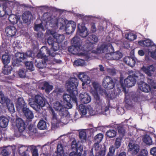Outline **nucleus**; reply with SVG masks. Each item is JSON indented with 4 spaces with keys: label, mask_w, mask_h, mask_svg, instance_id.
<instances>
[{
    "label": "nucleus",
    "mask_w": 156,
    "mask_h": 156,
    "mask_svg": "<svg viewBox=\"0 0 156 156\" xmlns=\"http://www.w3.org/2000/svg\"><path fill=\"white\" fill-rule=\"evenodd\" d=\"M78 85V80L76 78H70L66 83L67 90L70 93V95L65 94L63 96V99L65 101V107L66 108L69 109L72 108L71 103H75L76 105H78L76 97V95L78 94L77 90Z\"/></svg>",
    "instance_id": "nucleus-1"
},
{
    "label": "nucleus",
    "mask_w": 156,
    "mask_h": 156,
    "mask_svg": "<svg viewBox=\"0 0 156 156\" xmlns=\"http://www.w3.org/2000/svg\"><path fill=\"white\" fill-rule=\"evenodd\" d=\"M50 25L51 27H60L61 30L64 29L68 34L74 31L76 27V24L73 21H68L65 19L54 17L51 19L50 22Z\"/></svg>",
    "instance_id": "nucleus-2"
},
{
    "label": "nucleus",
    "mask_w": 156,
    "mask_h": 156,
    "mask_svg": "<svg viewBox=\"0 0 156 156\" xmlns=\"http://www.w3.org/2000/svg\"><path fill=\"white\" fill-rule=\"evenodd\" d=\"M76 39V37H74L73 38L71 42L73 45L68 48L69 51L73 54L83 57L87 60H90L91 59L92 55H90V53L84 48V45L83 48L81 46L80 41Z\"/></svg>",
    "instance_id": "nucleus-3"
},
{
    "label": "nucleus",
    "mask_w": 156,
    "mask_h": 156,
    "mask_svg": "<svg viewBox=\"0 0 156 156\" xmlns=\"http://www.w3.org/2000/svg\"><path fill=\"white\" fill-rule=\"evenodd\" d=\"M134 76L137 80L139 88L141 91L145 92H148L150 91L151 89H156V84L153 80L150 79H148V83L150 86L143 82L144 76L139 71L136 72L134 73Z\"/></svg>",
    "instance_id": "nucleus-4"
},
{
    "label": "nucleus",
    "mask_w": 156,
    "mask_h": 156,
    "mask_svg": "<svg viewBox=\"0 0 156 156\" xmlns=\"http://www.w3.org/2000/svg\"><path fill=\"white\" fill-rule=\"evenodd\" d=\"M95 103V110H94L91 107L88 106L87 114L94 115L98 114L107 115L109 114L108 106L103 103L102 100H96Z\"/></svg>",
    "instance_id": "nucleus-5"
},
{
    "label": "nucleus",
    "mask_w": 156,
    "mask_h": 156,
    "mask_svg": "<svg viewBox=\"0 0 156 156\" xmlns=\"http://www.w3.org/2000/svg\"><path fill=\"white\" fill-rule=\"evenodd\" d=\"M138 44L142 46L148 47L147 51L148 54L154 59H156V45L154 44L153 42L147 39L139 41Z\"/></svg>",
    "instance_id": "nucleus-6"
},
{
    "label": "nucleus",
    "mask_w": 156,
    "mask_h": 156,
    "mask_svg": "<svg viewBox=\"0 0 156 156\" xmlns=\"http://www.w3.org/2000/svg\"><path fill=\"white\" fill-rule=\"evenodd\" d=\"M51 113L52 116L51 121V128L54 129L58 126V124L60 122H62L64 124H66L68 122L66 121L67 119L68 118V115L65 118L62 115H60V112H59V115H57V113H55L54 110L51 109Z\"/></svg>",
    "instance_id": "nucleus-7"
},
{
    "label": "nucleus",
    "mask_w": 156,
    "mask_h": 156,
    "mask_svg": "<svg viewBox=\"0 0 156 156\" xmlns=\"http://www.w3.org/2000/svg\"><path fill=\"white\" fill-rule=\"evenodd\" d=\"M92 86L90 89V92L93 95L96 100H101L98 95V94L103 95L105 93V90L102 89L101 85L96 81H93L92 82Z\"/></svg>",
    "instance_id": "nucleus-8"
},
{
    "label": "nucleus",
    "mask_w": 156,
    "mask_h": 156,
    "mask_svg": "<svg viewBox=\"0 0 156 156\" xmlns=\"http://www.w3.org/2000/svg\"><path fill=\"white\" fill-rule=\"evenodd\" d=\"M136 81H137V80L134 74L133 76H128L124 80L123 82H122V79H120L121 85L125 93L126 92L125 91V87H130L134 86Z\"/></svg>",
    "instance_id": "nucleus-9"
},
{
    "label": "nucleus",
    "mask_w": 156,
    "mask_h": 156,
    "mask_svg": "<svg viewBox=\"0 0 156 156\" xmlns=\"http://www.w3.org/2000/svg\"><path fill=\"white\" fill-rule=\"evenodd\" d=\"M114 51L113 47L111 44L110 43L107 44H103L99 46L96 51L94 52L97 53H105L106 55L110 54L111 52Z\"/></svg>",
    "instance_id": "nucleus-10"
},
{
    "label": "nucleus",
    "mask_w": 156,
    "mask_h": 156,
    "mask_svg": "<svg viewBox=\"0 0 156 156\" xmlns=\"http://www.w3.org/2000/svg\"><path fill=\"white\" fill-rule=\"evenodd\" d=\"M53 107L56 110L60 112V115H62L63 114V116L66 117L68 115V112L66 110L65 107V105H63L62 102L60 101H56L53 104Z\"/></svg>",
    "instance_id": "nucleus-11"
},
{
    "label": "nucleus",
    "mask_w": 156,
    "mask_h": 156,
    "mask_svg": "<svg viewBox=\"0 0 156 156\" xmlns=\"http://www.w3.org/2000/svg\"><path fill=\"white\" fill-rule=\"evenodd\" d=\"M98 41V37L94 35H90L88 37L87 40L84 45V48L90 53V55H91V51H90L93 48L92 44L97 42Z\"/></svg>",
    "instance_id": "nucleus-12"
},
{
    "label": "nucleus",
    "mask_w": 156,
    "mask_h": 156,
    "mask_svg": "<svg viewBox=\"0 0 156 156\" xmlns=\"http://www.w3.org/2000/svg\"><path fill=\"white\" fill-rule=\"evenodd\" d=\"M89 34L88 31L86 28L84 26V24L82 23H80L78 26V30L76 33V36L78 40L80 41L78 38L79 36L82 37H85Z\"/></svg>",
    "instance_id": "nucleus-13"
},
{
    "label": "nucleus",
    "mask_w": 156,
    "mask_h": 156,
    "mask_svg": "<svg viewBox=\"0 0 156 156\" xmlns=\"http://www.w3.org/2000/svg\"><path fill=\"white\" fill-rule=\"evenodd\" d=\"M102 85L107 90L113 89L115 86L113 79L109 76H105L103 78Z\"/></svg>",
    "instance_id": "nucleus-14"
},
{
    "label": "nucleus",
    "mask_w": 156,
    "mask_h": 156,
    "mask_svg": "<svg viewBox=\"0 0 156 156\" xmlns=\"http://www.w3.org/2000/svg\"><path fill=\"white\" fill-rule=\"evenodd\" d=\"M78 77L80 80L82 82V84L83 88L84 89V86L85 85L89 84L91 82L90 78L84 72L79 73Z\"/></svg>",
    "instance_id": "nucleus-15"
},
{
    "label": "nucleus",
    "mask_w": 156,
    "mask_h": 156,
    "mask_svg": "<svg viewBox=\"0 0 156 156\" xmlns=\"http://www.w3.org/2000/svg\"><path fill=\"white\" fill-rule=\"evenodd\" d=\"M122 56V54L119 51L113 53L111 52L110 54H107L105 56L106 59L109 60H119Z\"/></svg>",
    "instance_id": "nucleus-16"
},
{
    "label": "nucleus",
    "mask_w": 156,
    "mask_h": 156,
    "mask_svg": "<svg viewBox=\"0 0 156 156\" xmlns=\"http://www.w3.org/2000/svg\"><path fill=\"white\" fill-rule=\"evenodd\" d=\"M46 33L50 34L53 36L58 44L61 43L65 38L63 35L58 34L53 31L49 30L46 32Z\"/></svg>",
    "instance_id": "nucleus-17"
},
{
    "label": "nucleus",
    "mask_w": 156,
    "mask_h": 156,
    "mask_svg": "<svg viewBox=\"0 0 156 156\" xmlns=\"http://www.w3.org/2000/svg\"><path fill=\"white\" fill-rule=\"evenodd\" d=\"M125 101L127 103H129V101L131 99L136 102H138L140 99L133 92H130L129 93L125 92Z\"/></svg>",
    "instance_id": "nucleus-18"
},
{
    "label": "nucleus",
    "mask_w": 156,
    "mask_h": 156,
    "mask_svg": "<svg viewBox=\"0 0 156 156\" xmlns=\"http://www.w3.org/2000/svg\"><path fill=\"white\" fill-rule=\"evenodd\" d=\"M80 100L81 103L87 104L90 102L91 101L90 95L86 92H83L80 94Z\"/></svg>",
    "instance_id": "nucleus-19"
},
{
    "label": "nucleus",
    "mask_w": 156,
    "mask_h": 156,
    "mask_svg": "<svg viewBox=\"0 0 156 156\" xmlns=\"http://www.w3.org/2000/svg\"><path fill=\"white\" fill-rule=\"evenodd\" d=\"M128 151L133 154H136L140 150L139 146L134 143H130L128 146Z\"/></svg>",
    "instance_id": "nucleus-20"
},
{
    "label": "nucleus",
    "mask_w": 156,
    "mask_h": 156,
    "mask_svg": "<svg viewBox=\"0 0 156 156\" xmlns=\"http://www.w3.org/2000/svg\"><path fill=\"white\" fill-rule=\"evenodd\" d=\"M20 19L19 16L14 14H11L9 17V20L11 23L13 24L17 23L18 27L21 28L22 27V23L19 21Z\"/></svg>",
    "instance_id": "nucleus-21"
},
{
    "label": "nucleus",
    "mask_w": 156,
    "mask_h": 156,
    "mask_svg": "<svg viewBox=\"0 0 156 156\" xmlns=\"http://www.w3.org/2000/svg\"><path fill=\"white\" fill-rule=\"evenodd\" d=\"M66 145V143L62 140L58 144L57 146V156H62L64 153V148ZM53 156H55V155Z\"/></svg>",
    "instance_id": "nucleus-22"
},
{
    "label": "nucleus",
    "mask_w": 156,
    "mask_h": 156,
    "mask_svg": "<svg viewBox=\"0 0 156 156\" xmlns=\"http://www.w3.org/2000/svg\"><path fill=\"white\" fill-rule=\"evenodd\" d=\"M141 71L145 73L148 76H151L152 75V72H154L155 68L153 65L148 66L147 67L143 66L141 69Z\"/></svg>",
    "instance_id": "nucleus-23"
},
{
    "label": "nucleus",
    "mask_w": 156,
    "mask_h": 156,
    "mask_svg": "<svg viewBox=\"0 0 156 156\" xmlns=\"http://www.w3.org/2000/svg\"><path fill=\"white\" fill-rule=\"evenodd\" d=\"M39 99V95H36L35 96L34 99L33 100V102H30V100H28L29 104L36 111H38L39 109L38 100Z\"/></svg>",
    "instance_id": "nucleus-24"
},
{
    "label": "nucleus",
    "mask_w": 156,
    "mask_h": 156,
    "mask_svg": "<svg viewBox=\"0 0 156 156\" xmlns=\"http://www.w3.org/2000/svg\"><path fill=\"white\" fill-rule=\"evenodd\" d=\"M16 28L13 26H9L5 29V32L7 36L12 37L15 35L16 33Z\"/></svg>",
    "instance_id": "nucleus-25"
},
{
    "label": "nucleus",
    "mask_w": 156,
    "mask_h": 156,
    "mask_svg": "<svg viewBox=\"0 0 156 156\" xmlns=\"http://www.w3.org/2000/svg\"><path fill=\"white\" fill-rule=\"evenodd\" d=\"M16 125L20 132H21L25 130V124L21 119L19 118L16 119Z\"/></svg>",
    "instance_id": "nucleus-26"
},
{
    "label": "nucleus",
    "mask_w": 156,
    "mask_h": 156,
    "mask_svg": "<svg viewBox=\"0 0 156 156\" xmlns=\"http://www.w3.org/2000/svg\"><path fill=\"white\" fill-rule=\"evenodd\" d=\"M16 64L12 63V64L14 65H16V64H17L20 62H22L25 58L26 57L23 53L20 52L16 53L15 54Z\"/></svg>",
    "instance_id": "nucleus-27"
},
{
    "label": "nucleus",
    "mask_w": 156,
    "mask_h": 156,
    "mask_svg": "<svg viewBox=\"0 0 156 156\" xmlns=\"http://www.w3.org/2000/svg\"><path fill=\"white\" fill-rule=\"evenodd\" d=\"M32 18L31 13L29 12H26L23 15L22 19L25 23L29 22Z\"/></svg>",
    "instance_id": "nucleus-28"
},
{
    "label": "nucleus",
    "mask_w": 156,
    "mask_h": 156,
    "mask_svg": "<svg viewBox=\"0 0 156 156\" xmlns=\"http://www.w3.org/2000/svg\"><path fill=\"white\" fill-rule=\"evenodd\" d=\"M71 148L73 150H75V151H77V148L80 151H83V147L82 145H79L77 143L76 141L74 140L71 143Z\"/></svg>",
    "instance_id": "nucleus-29"
},
{
    "label": "nucleus",
    "mask_w": 156,
    "mask_h": 156,
    "mask_svg": "<svg viewBox=\"0 0 156 156\" xmlns=\"http://www.w3.org/2000/svg\"><path fill=\"white\" fill-rule=\"evenodd\" d=\"M23 111L28 119H30L34 117L33 113L28 108L24 107L23 108Z\"/></svg>",
    "instance_id": "nucleus-30"
},
{
    "label": "nucleus",
    "mask_w": 156,
    "mask_h": 156,
    "mask_svg": "<svg viewBox=\"0 0 156 156\" xmlns=\"http://www.w3.org/2000/svg\"><path fill=\"white\" fill-rule=\"evenodd\" d=\"M124 60L126 64L131 67L133 66L135 63V59L132 57H126L124 58Z\"/></svg>",
    "instance_id": "nucleus-31"
},
{
    "label": "nucleus",
    "mask_w": 156,
    "mask_h": 156,
    "mask_svg": "<svg viewBox=\"0 0 156 156\" xmlns=\"http://www.w3.org/2000/svg\"><path fill=\"white\" fill-rule=\"evenodd\" d=\"M43 84V86L41 87V89L42 90H44L47 93H49L53 89V86L50 85L47 82H44Z\"/></svg>",
    "instance_id": "nucleus-32"
},
{
    "label": "nucleus",
    "mask_w": 156,
    "mask_h": 156,
    "mask_svg": "<svg viewBox=\"0 0 156 156\" xmlns=\"http://www.w3.org/2000/svg\"><path fill=\"white\" fill-rule=\"evenodd\" d=\"M9 120L7 118L4 116L0 117V126L2 128H5L8 125Z\"/></svg>",
    "instance_id": "nucleus-33"
},
{
    "label": "nucleus",
    "mask_w": 156,
    "mask_h": 156,
    "mask_svg": "<svg viewBox=\"0 0 156 156\" xmlns=\"http://www.w3.org/2000/svg\"><path fill=\"white\" fill-rule=\"evenodd\" d=\"M25 102L22 98H18L16 102V106L18 110H20V109L25 107Z\"/></svg>",
    "instance_id": "nucleus-34"
},
{
    "label": "nucleus",
    "mask_w": 156,
    "mask_h": 156,
    "mask_svg": "<svg viewBox=\"0 0 156 156\" xmlns=\"http://www.w3.org/2000/svg\"><path fill=\"white\" fill-rule=\"evenodd\" d=\"M88 106H85L83 105H79V110L80 113L83 115H85L87 114L88 110Z\"/></svg>",
    "instance_id": "nucleus-35"
},
{
    "label": "nucleus",
    "mask_w": 156,
    "mask_h": 156,
    "mask_svg": "<svg viewBox=\"0 0 156 156\" xmlns=\"http://www.w3.org/2000/svg\"><path fill=\"white\" fill-rule=\"evenodd\" d=\"M11 66L8 65H5L2 69V72L5 75H8L10 74L12 71Z\"/></svg>",
    "instance_id": "nucleus-36"
},
{
    "label": "nucleus",
    "mask_w": 156,
    "mask_h": 156,
    "mask_svg": "<svg viewBox=\"0 0 156 156\" xmlns=\"http://www.w3.org/2000/svg\"><path fill=\"white\" fill-rule=\"evenodd\" d=\"M73 65L77 66H84L86 65L85 61L80 59L75 61L73 63Z\"/></svg>",
    "instance_id": "nucleus-37"
},
{
    "label": "nucleus",
    "mask_w": 156,
    "mask_h": 156,
    "mask_svg": "<svg viewBox=\"0 0 156 156\" xmlns=\"http://www.w3.org/2000/svg\"><path fill=\"white\" fill-rule=\"evenodd\" d=\"M143 142L146 144L150 145L152 144V141L151 137L148 135H145L143 138Z\"/></svg>",
    "instance_id": "nucleus-38"
},
{
    "label": "nucleus",
    "mask_w": 156,
    "mask_h": 156,
    "mask_svg": "<svg viewBox=\"0 0 156 156\" xmlns=\"http://www.w3.org/2000/svg\"><path fill=\"white\" fill-rule=\"evenodd\" d=\"M79 136L80 138L81 141L84 143L86 142L87 140V135L86 132L84 131H81L79 132Z\"/></svg>",
    "instance_id": "nucleus-39"
},
{
    "label": "nucleus",
    "mask_w": 156,
    "mask_h": 156,
    "mask_svg": "<svg viewBox=\"0 0 156 156\" xmlns=\"http://www.w3.org/2000/svg\"><path fill=\"white\" fill-rule=\"evenodd\" d=\"M8 109L11 113H13L15 112L14 107L13 104L9 99V101H6Z\"/></svg>",
    "instance_id": "nucleus-40"
},
{
    "label": "nucleus",
    "mask_w": 156,
    "mask_h": 156,
    "mask_svg": "<svg viewBox=\"0 0 156 156\" xmlns=\"http://www.w3.org/2000/svg\"><path fill=\"white\" fill-rule=\"evenodd\" d=\"M8 4V3H1L0 4V16L2 17L5 14V6Z\"/></svg>",
    "instance_id": "nucleus-41"
},
{
    "label": "nucleus",
    "mask_w": 156,
    "mask_h": 156,
    "mask_svg": "<svg viewBox=\"0 0 156 156\" xmlns=\"http://www.w3.org/2000/svg\"><path fill=\"white\" fill-rule=\"evenodd\" d=\"M117 129L118 130L119 133L124 134L125 132V126L122 125H116L115 126Z\"/></svg>",
    "instance_id": "nucleus-42"
},
{
    "label": "nucleus",
    "mask_w": 156,
    "mask_h": 156,
    "mask_svg": "<svg viewBox=\"0 0 156 156\" xmlns=\"http://www.w3.org/2000/svg\"><path fill=\"white\" fill-rule=\"evenodd\" d=\"M10 58L8 55H4L2 56V60L3 64L5 65H8L10 62Z\"/></svg>",
    "instance_id": "nucleus-43"
},
{
    "label": "nucleus",
    "mask_w": 156,
    "mask_h": 156,
    "mask_svg": "<svg viewBox=\"0 0 156 156\" xmlns=\"http://www.w3.org/2000/svg\"><path fill=\"white\" fill-rule=\"evenodd\" d=\"M136 36L132 33L125 34V37L126 38L130 41H133L136 38Z\"/></svg>",
    "instance_id": "nucleus-44"
},
{
    "label": "nucleus",
    "mask_w": 156,
    "mask_h": 156,
    "mask_svg": "<svg viewBox=\"0 0 156 156\" xmlns=\"http://www.w3.org/2000/svg\"><path fill=\"white\" fill-rule=\"evenodd\" d=\"M105 93L104 94L108 98L111 99H114L116 98L118 96V95L115 94L114 91L112 92L110 94H108L106 90H105Z\"/></svg>",
    "instance_id": "nucleus-45"
},
{
    "label": "nucleus",
    "mask_w": 156,
    "mask_h": 156,
    "mask_svg": "<svg viewBox=\"0 0 156 156\" xmlns=\"http://www.w3.org/2000/svg\"><path fill=\"white\" fill-rule=\"evenodd\" d=\"M9 101V99L7 97H4V94L2 92L0 91V103L3 104L6 101Z\"/></svg>",
    "instance_id": "nucleus-46"
},
{
    "label": "nucleus",
    "mask_w": 156,
    "mask_h": 156,
    "mask_svg": "<svg viewBox=\"0 0 156 156\" xmlns=\"http://www.w3.org/2000/svg\"><path fill=\"white\" fill-rule=\"evenodd\" d=\"M9 101V99L7 97H4V94L2 92L0 91V103L3 104L6 101Z\"/></svg>",
    "instance_id": "nucleus-47"
},
{
    "label": "nucleus",
    "mask_w": 156,
    "mask_h": 156,
    "mask_svg": "<svg viewBox=\"0 0 156 156\" xmlns=\"http://www.w3.org/2000/svg\"><path fill=\"white\" fill-rule=\"evenodd\" d=\"M103 138V135L101 133H99L94 137V139L96 143H99L102 141Z\"/></svg>",
    "instance_id": "nucleus-48"
},
{
    "label": "nucleus",
    "mask_w": 156,
    "mask_h": 156,
    "mask_svg": "<svg viewBox=\"0 0 156 156\" xmlns=\"http://www.w3.org/2000/svg\"><path fill=\"white\" fill-rule=\"evenodd\" d=\"M116 132L113 130H110L107 132V135L109 137H113L116 135Z\"/></svg>",
    "instance_id": "nucleus-49"
},
{
    "label": "nucleus",
    "mask_w": 156,
    "mask_h": 156,
    "mask_svg": "<svg viewBox=\"0 0 156 156\" xmlns=\"http://www.w3.org/2000/svg\"><path fill=\"white\" fill-rule=\"evenodd\" d=\"M46 102L47 101L44 97L43 96H40V106H44Z\"/></svg>",
    "instance_id": "nucleus-50"
},
{
    "label": "nucleus",
    "mask_w": 156,
    "mask_h": 156,
    "mask_svg": "<svg viewBox=\"0 0 156 156\" xmlns=\"http://www.w3.org/2000/svg\"><path fill=\"white\" fill-rule=\"evenodd\" d=\"M29 133L31 135H33L36 133L37 129L33 125H30L29 127Z\"/></svg>",
    "instance_id": "nucleus-51"
},
{
    "label": "nucleus",
    "mask_w": 156,
    "mask_h": 156,
    "mask_svg": "<svg viewBox=\"0 0 156 156\" xmlns=\"http://www.w3.org/2000/svg\"><path fill=\"white\" fill-rule=\"evenodd\" d=\"M25 66L30 71L34 70L33 63L31 62H27L25 63Z\"/></svg>",
    "instance_id": "nucleus-52"
},
{
    "label": "nucleus",
    "mask_w": 156,
    "mask_h": 156,
    "mask_svg": "<svg viewBox=\"0 0 156 156\" xmlns=\"http://www.w3.org/2000/svg\"><path fill=\"white\" fill-rule=\"evenodd\" d=\"M46 128L47 125L46 122L43 120L40 121V129L44 130Z\"/></svg>",
    "instance_id": "nucleus-53"
},
{
    "label": "nucleus",
    "mask_w": 156,
    "mask_h": 156,
    "mask_svg": "<svg viewBox=\"0 0 156 156\" xmlns=\"http://www.w3.org/2000/svg\"><path fill=\"white\" fill-rule=\"evenodd\" d=\"M4 3H8V4L5 6V14H8L11 12L12 8H9L8 6L9 3L8 2Z\"/></svg>",
    "instance_id": "nucleus-54"
},
{
    "label": "nucleus",
    "mask_w": 156,
    "mask_h": 156,
    "mask_svg": "<svg viewBox=\"0 0 156 156\" xmlns=\"http://www.w3.org/2000/svg\"><path fill=\"white\" fill-rule=\"evenodd\" d=\"M148 154V152L147 150L145 149L142 150L140 154L138 156H147Z\"/></svg>",
    "instance_id": "nucleus-55"
},
{
    "label": "nucleus",
    "mask_w": 156,
    "mask_h": 156,
    "mask_svg": "<svg viewBox=\"0 0 156 156\" xmlns=\"http://www.w3.org/2000/svg\"><path fill=\"white\" fill-rule=\"evenodd\" d=\"M121 139L120 138H117L115 140V145L116 148H119L121 145Z\"/></svg>",
    "instance_id": "nucleus-56"
},
{
    "label": "nucleus",
    "mask_w": 156,
    "mask_h": 156,
    "mask_svg": "<svg viewBox=\"0 0 156 156\" xmlns=\"http://www.w3.org/2000/svg\"><path fill=\"white\" fill-rule=\"evenodd\" d=\"M99 143H95L93 147V148L92 149L93 150H94L95 151H96V152H99L98 151L100 149V148L99 147Z\"/></svg>",
    "instance_id": "nucleus-57"
},
{
    "label": "nucleus",
    "mask_w": 156,
    "mask_h": 156,
    "mask_svg": "<svg viewBox=\"0 0 156 156\" xmlns=\"http://www.w3.org/2000/svg\"><path fill=\"white\" fill-rule=\"evenodd\" d=\"M81 153L77 151H73L70 153L69 156H80Z\"/></svg>",
    "instance_id": "nucleus-58"
},
{
    "label": "nucleus",
    "mask_w": 156,
    "mask_h": 156,
    "mask_svg": "<svg viewBox=\"0 0 156 156\" xmlns=\"http://www.w3.org/2000/svg\"><path fill=\"white\" fill-rule=\"evenodd\" d=\"M105 150H103L99 152H96L95 156H105Z\"/></svg>",
    "instance_id": "nucleus-59"
},
{
    "label": "nucleus",
    "mask_w": 156,
    "mask_h": 156,
    "mask_svg": "<svg viewBox=\"0 0 156 156\" xmlns=\"http://www.w3.org/2000/svg\"><path fill=\"white\" fill-rule=\"evenodd\" d=\"M26 58L27 57H32L34 56V54L31 51H28L24 54Z\"/></svg>",
    "instance_id": "nucleus-60"
},
{
    "label": "nucleus",
    "mask_w": 156,
    "mask_h": 156,
    "mask_svg": "<svg viewBox=\"0 0 156 156\" xmlns=\"http://www.w3.org/2000/svg\"><path fill=\"white\" fill-rule=\"evenodd\" d=\"M107 71L111 75H114L115 73L116 72L115 69L113 68H108Z\"/></svg>",
    "instance_id": "nucleus-61"
},
{
    "label": "nucleus",
    "mask_w": 156,
    "mask_h": 156,
    "mask_svg": "<svg viewBox=\"0 0 156 156\" xmlns=\"http://www.w3.org/2000/svg\"><path fill=\"white\" fill-rule=\"evenodd\" d=\"M59 48V46L57 43H55L52 45L51 49L54 51H57Z\"/></svg>",
    "instance_id": "nucleus-62"
},
{
    "label": "nucleus",
    "mask_w": 156,
    "mask_h": 156,
    "mask_svg": "<svg viewBox=\"0 0 156 156\" xmlns=\"http://www.w3.org/2000/svg\"><path fill=\"white\" fill-rule=\"evenodd\" d=\"M33 156H38V150L35 147H34L32 151Z\"/></svg>",
    "instance_id": "nucleus-63"
},
{
    "label": "nucleus",
    "mask_w": 156,
    "mask_h": 156,
    "mask_svg": "<svg viewBox=\"0 0 156 156\" xmlns=\"http://www.w3.org/2000/svg\"><path fill=\"white\" fill-rule=\"evenodd\" d=\"M150 153L153 156H156V147H154L151 149Z\"/></svg>",
    "instance_id": "nucleus-64"
}]
</instances>
